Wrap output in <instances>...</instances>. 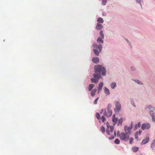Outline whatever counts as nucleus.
I'll return each mask as SVG.
<instances>
[{
  "label": "nucleus",
  "mask_w": 155,
  "mask_h": 155,
  "mask_svg": "<svg viewBox=\"0 0 155 155\" xmlns=\"http://www.w3.org/2000/svg\"><path fill=\"white\" fill-rule=\"evenodd\" d=\"M97 41L98 43H103L102 39H97Z\"/></svg>",
  "instance_id": "72a5a7b5"
},
{
  "label": "nucleus",
  "mask_w": 155,
  "mask_h": 155,
  "mask_svg": "<svg viewBox=\"0 0 155 155\" xmlns=\"http://www.w3.org/2000/svg\"><path fill=\"white\" fill-rule=\"evenodd\" d=\"M96 28L97 30H100L102 28L103 26L102 25L98 23L97 24Z\"/></svg>",
  "instance_id": "ddd939ff"
},
{
  "label": "nucleus",
  "mask_w": 155,
  "mask_h": 155,
  "mask_svg": "<svg viewBox=\"0 0 155 155\" xmlns=\"http://www.w3.org/2000/svg\"><path fill=\"white\" fill-rule=\"evenodd\" d=\"M100 39V38L99 37L98 38V39Z\"/></svg>",
  "instance_id": "37998d69"
},
{
  "label": "nucleus",
  "mask_w": 155,
  "mask_h": 155,
  "mask_svg": "<svg viewBox=\"0 0 155 155\" xmlns=\"http://www.w3.org/2000/svg\"><path fill=\"white\" fill-rule=\"evenodd\" d=\"M93 46L94 48L99 50V51L95 49H94L93 50L94 54L98 56L99 54V52H101V51L102 48V45H98L96 44H95L93 45Z\"/></svg>",
  "instance_id": "7ed1b4c3"
},
{
  "label": "nucleus",
  "mask_w": 155,
  "mask_h": 155,
  "mask_svg": "<svg viewBox=\"0 0 155 155\" xmlns=\"http://www.w3.org/2000/svg\"><path fill=\"white\" fill-rule=\"evenodd\" d=\"M97 21L98 23H102L104 22V20L102 18H98L97 19Z\"/></svg>",
  "instance_id": "aec40b11"
},
{
  "label": "nucleus",
  "mask_w": 155,
  "mask_h": 155,
  "mask_svg": "<svg viewBox=\"0 0 155 155\" xmlns=\"http://www.w3.org/2000/svg\"><path fill=\"white\" fill-rule=\"evenodd\" d=\"M150 114L151 116L152 117V119L153 121L155 122V118L154 115V113L152 111H150Z\"/></svg>",
  "instance_id": "2eb2a0df"
},
{
  "label": "nucleus",
  "mask_w": 155,
  "mask_h": 155,
  "mask_svg": "<svg viewBox=\"0 0 155 155\" xmlns=\"http://www.w3.org/2000/svg\"><path fill=\"white\" fill-rule=\"evenodd\" d=\"M138 134H139V132L138 133Z\"/></svg>",
  "instance_id": "c03bdc74"
},
{
  "label": "nucleus",
  "mask_w": 155,
  "mask_h": 155,
  "mask_svg": "<svg viewBox=\"0 0 155 155\" xmlns=\"http://www.w3.org/2000/svg\"><path fill=\"white\" fill-rule=\"evenodd\" d=\"M150 124L149 123L143 124L142 125L141 128L143 130L148 129L150 128Z\"/></svg>",
  "instance_id": "6e6552de"
},
{
  "label": "nucleus",
  "mask_w": 155,
  "mask_h": 155,
  "mask_svg": "<svg viewBox=\"0 0 155 155\" xmlns=\"http://www.w3.org/2000/svg\"><path fill=\"white\" fill-rule=\"evenodd\" d=\"M114 134L115 135H116V132L115 131L114 132Z\"/></svg>",
  "instance_id": "a19ab883"
},
{
  "label": "nucleus",
  "mask_w": 155,
  "mask_h": 155,
  "mask_svg": "<svg viewBox=\"0 0 155 155\" xmlns=\"http://www.w3.org/2000/svg\"><path fill=\"white\" fill-rule=\"evenodd\" d=\"M97 89H93L91 92V95L92 97H94L95 95V93L97 91Z\"/></svg>",
  "instance_id": "4468645a"
},
{
  "label": "nucleus",
  "mask_w": 155,
  "mask_h": 155,
  "mask_svg": "<svg viewBox=\"0 0 155 155\" xmlns=\"http://www.w3.org/2000/svg\"><path fill=\"white\" fill-rule=\"evenodd\" d=\"M119 131L117 132V135L121 140L125 141H127L128 140L129 138V136L128 135V134L124 132L119 134Z\"/></svg>",
  "instance_id": "f03ea898"
},
{
  "label": "nucleus",
  "mask_w": 155,
  "mask_h": 155,
  "mask_svg": "<svg viewBox=\"0 0 155 155\" xmlns=\"http://www.w3.org/2000/svg\"><path fill=\"white\" fill-rule=\"evenodd\" d=\"M136 1L137 2L140 3L141 1V0H136Z\"/></svg>",
  "instance_id": "ea45409f"
},
{
  "label": "nucleus",
  "mask_w": 155,
  "mask_h": 155,
  "mask_svg": "<svg viewBox=\"0 0 155 155\" xmlns=\"http://www.w3.org/2000/svg\"><path fill=\"white\" fill-rule=\"evenodd\" d=\"M100 35L101 37V38H104V35L103 34L102 31H100Z\"/></svg>",
  "instance_id": "bb28decb"
},
{
  "label": "nucleus",
  "mask_w": 155,
  "mask_h": 155,
  "mask_svg": "<svg viewBox=\"0 0 155 155\" xmlns=\"http://www.w3.org/2000/svg\"><path fill=\"white\" fill-rule=\"evenodd\" d=\"M101 131L103 132L104 133L105 131V129L104 127L103 126H101Z\"/></svg>",
  "instance_id": "cd10ccee"
},
{
  "label": "nucleus",
  "mask_w": 155,
  "mask_h": 155,
  "mask_svg": "<svg viewBox=\"0 0 155 155\" xmlns=\"http://www.w3.org/2000/svg\"><path fill=\"white\" fill-rule=\"evenodd\" d=\"M95 74H94L93 76L97 80H99L100 78V75L101 73L103 76L106 74V70L104 67L101 65L95 66L94 67Z\"/></svg>",
  "instance_id": "f257e3e1"
},
{
  "label": "nucleus",
  "mask_w": 155,
  "mask_h": 155,
  "mask_svg": "<svg viewBox=\"0 0 155 155\" xmlns=\"http://www.w3.org/2000/svg\"><path fill=\"white\" fill-rule=\"evenodd\" d=\"M104 111L103 115L104 116H106L107 117H109L112 114V111L111 110H107V111L106 112V110L104 109H102L101 111V112H103Z\"/></svg>",
  "instance_id": "39448f33"
},
{
  "label": "nucleus",
  "mask_w": 155,
  "mask_h": 155,
  "mask_svg": "<svg viewBox=\"0 0 155 155\" xmlns=\"http://www.w3.org/2000/svg\"><path fill=\"white\" fill-rule=\"evenodd\" d=\"M149 109L150 110H155V108L154 107H150V108H149Z\"/></svg>",
  "instance_id": "e433bc0d"
},
{
  "label": "nucleus",
  "mask_w": 155,
  "mask_h": 155,
  "mask_svg": "<svg viewBox=\"0 0 155 155\" xmlns=\"http://www.w3.org/2000/svg\"><path fill=\"white\" fill-rule=\"evenodd\" d=\"M101 119L102 122H104L105 121L106 119V118L104 116H102L101 117Z\"/></svg>",
  "instance_id": "c85d7f7f"
},
{
  "label": "nucleus",
  "mask_w": 155,
  "mask_h": 155,
  "mask_svg": "<svg viewBox=\"0 0 155 155\" xmlns=\"http://www.w3.org/2000/svg\"><path fill=\"white\" fill-rule=\"evenodd\" d=\"M94 87V85L92 84H89L88 87V91H91L92 89Z\"/></svg>",
  "instance_id": "a211bd4d"
},
{
  "label": "nucleus",
  "mask_w": 155,
  "mask_h": 155,
  "mask_svg": "<svg viewBox=\"0 0 155 155\" xmlns=\"http://www.w3.org/2000/svg\"><path fill=\"white\" fill-rule=\"evenodd\" d=\"M99 99V97H97L94 101V104H97V101Z\"/></svg>",
  "instance_id": "2f4dec72"
},
{
  "label": "nucleus",
  "mask_w": 155,
  "mask_h": 155,
  "mask_svg": "<svg viewBox=\"0 0 155 155\" xmlns=\"http://www.w3.org/2000/svg\"><path fill=\"white\" fill-rule=\"evenodd\" d=\"M137 125L138 127H140V122H139Z\"/></svg>",
  "instance_id": "c9c22d12"
},
{
  "label": "nucleus",
  "mask_w": 155,
  "mask_h": 155,
  "mask_svg": "<svg viewBox=\"0 0 155 155\" xmlns=\"http://www.w3.org/2000/svg\"><path fill=\"white\" fill-rule=\"evenodd\" d=\"M96 117L99 120L100 118V116L99 114L98 113H97L95 115Z\"/></svg>",
  "instance_id": "5701e85b"
},
{
  "label": "nucleus",
  "mask_w": 155,
  "mask_h": 155,
  "mask_svg": "<svg viewBox=\"0 0 155 155\" xmlns=\"http://www.w3.org/2000/svg\"><path fill=\"white\" fill-rule=\"evenodd\" d=\"M106 125L107 126L106 133L108 135H110L114 131V127L113 126L110 125L108 122L107 123Z\"/></svg>",
  "instance_id": "20e7f679"
},
{
  "label": "nucleus",
  "mask_w": 155,
  "mask_h": 155,
  "mask_svg": "<svg viewBox=\"0 0 155 155\" xmlns=\"http://www.w3.org/2000/svg\"><path fill=\"white\" fill-rule=\"evenodd\" d=\"M116 116L115 114H114L112 117V121L113 123V124L114 125H115L117 121V118H116Z\"/></svg>",
  "instance_id": "1a4fd4ad"
},
{
  "label": "nucleus",
  "mask_w": 155,
  "mask_h": 155,
  "mask_svg": "<svg viewBox=\"0 0 155 155\" xmlns=\"http://www.w3.org/2000/svg\"><path fill=\"white\" fill-rule=\"evenodd\" d=\"M92 61L93 62L97 64L99 62V59L97 57H95L92 58Z\"/></svg>",
  "instance_id": "9b49d317"
},
{
  "label": "nucleus",
  "mask_w": 155,
  "mask_h": 155,
  "mask_svg": "<svg viewBox=\"0 0 155 155\" xmlns=\"http://www.w3.org/2000/svg\"><path fill=\"white\" fill-rule=\"evenodd\" d=\"M116 107L114 108V111L115 113L118 112L121 108V105L118 101H116L115 103Z\"/></svg>",
  "instance_id": "423d86ee"
},
{
  "label": "nucleus",
  "mask_w": 155,
  "mask_h": 155,
  "mask_svg": "<svg viewBox=\"0 0 155 155\" xmlns=\"http://www.w3.org/2000/svg\"><path fill=\"white\" fill-rule=\"evenodd\" d=\"M111 104H109L108 105H107V110H110V109L111 108Z\"/></svg>",
  "instance_id": "c756f323"
},
{
  "label": "nucleus",
  "mask_w": 155,
  "mask_h": 155,
  "mask_svg": "<svg viewBox=\"0 0 155 155\" xmlns=\"http://www.w3.org/2000/svg\"><path fill=\"white\" fill-rule=\"evenodd\" d=\"M107 0H102V2L103 5H105L107 2Z\"/></svg>",
  "instance_id": "473e14b6"
},
{
  "label": "nucleus",
  "mask_w": 155,
  "mask_h": 155,
  "mask_svg": "<svg viewBox=\"0 0 155 155\" xmlns=\"http://www.w3.org/2000/svg\"><path fill=\"white\" fill-rule=\"evenodd\" d=\"M123 118H120L118 120L119 124H120L121 125L122 124V123L123 121Z\"/></svg>",
  "instance_id": "393cba45"
},
{
  "label": "nucleus",
  "mask_w": 155,
  "mask_h": 155,
  "mask_svg": "<svg viewBox=\"0 0 155 155\" xmlns=\"http://www.w3.org/2000/svg\"><path fill=\"white\" fill-rule=\"evenodd\" d=\"M132 122L131 123V126L130 127H127V126H125L124 130L126 132V134H128L130 135L131 134V130L132 127Z\"/></svg>",
  "instance_id": "0eeeda50"
},
{
  "label": "nucleus",
  "mask_w": 155,
  "mask_h": 155,
  "mask_svg": "<svg viewBox=\"0 0 155 155\" xmlns=\"http://www.w3.org/2000/svg\"><path fill=\"white\" fill-rule=\"evenodd\" d=\"M142 132V131L140 130L138 131H137L135 134V138L136 139H138V133L139 132V135H140L141 133Z\"/></svg>",
  "instance_id": "dca6fc26"
},
{
  "label": "nucleus",
  "mask_w": 155,
  "mask_h": 155,
  "mask_svg": "<svg viewBox=\"0 0 155 155\" xmlns=\"http://www.w3.org/2000/svg\"><path fill=\"white\" fill-rule=\"evenodd\" d=\"M120 142L119 140L118 139H117L114 140V142L115 144H118L120 143Z\"/></svg>",
  "instance_id": "a878e982"
},
{
  "label": "nucleus",
  "mask_w": 155,
  "mask_h": 155,
  "mask_svg": "<svg viewBox=\"0 0 155 155\" xmlns=\"http://www.w3.org/2000/svg\"><path fill=\"white\" fill-rule=\"evenodd\" d=\"M103 84H104L103 82H101L99 84L98 87L97 88V89L99 92L101 90L103 86Z\"/></svg>",
  "instance_id": "f8f14e48"
},
{
  "label": "nucleus",
  "mask_w": 155,
  "mask_h": 155,
  "mask_svg": "<svg viewBox=\"0 0 155 155\" xmlns=\"http://www.w3.org/2000/svg\"><path fill=\"white\" fill-rule=\"evenodd\" d=\"M114 138V136H110V137L109 138V139L110 140H111V139H113Z\"/></svg>",
  "instance_id": "f704fd0d"
},
{
  "label": "nucleus",
  "mask_w": 155,
  "mask_h": 155,
  "mask_svg": "<svg viewBox=\"0 0 155 155\" xmlns=\"http://www.w3.org/2000/svg\"><path fill=\"white\" fill-rule=\"evenodd\" d=\"M149 140V138L148 137H147L146 138L144 139L142 141V144H145L148 143Z\"/></svg>",
  "instance_id": "9d476101"
},
{
  "label": "nucleus",
  "mask_w": 155,
  "mask_h": 155,
  "mask_svg": "<svg viewBox=\"0 0 155 155\" xmlns=\"http://www.w3.org/2000/svg\"><path fill=\"white\" fill-rule=\"evenodd\" d=\"M138 127V126L137 125V124L135 125V129L134 130H136L137 129Z\"/></svg>",
  "instance_id": "4c0bfd02"
},
{
  "label": "nucleus",
  "mask_w": 155,
  "mask_h": 155,
  "mask_svg": "<svg viewBox=\"0 0 155 155\" xmlns=\"http://www.w3.org/2000/svg\"><path fill=\"white\" fill-rule=\"evenodd\" d=\"M133 138H130L129 140V143L130 144H132L133 143Z\"/></svg>",
  "instance_id": "7c9ffc66"
},
{
  "label": "nucleus",
  "mask_w": 155,
  "mask_h": 155,
  "mask_svg": "<svg viewBox=\"0 0 155 155\" xmlns=\"http://www.w3.org/2000/svg\"><path fill=\"white\" fill-rule=\"evenodd\" d=\"M132 150L134 152H137L139 148L137 147H133L132 148Z\"/></svg>",
  "instance_id": "6ab92c4d"
},
{
  "label": "nucleus",
  "mask_w": 155,
  "mask_h": 155,
  "mask_svg": "<svg viewBox=\"0 0 155 155\" xmlns=\"http://www.w3.org/2000/svg\"><path fill=\"white\" fill-rule=\"evenodd\" d=\"M155 145V140H154L153 143L151 144V147L152 148H154Z\"/></svg>",
  "instance_id": "b1692460"
},
{
  "label": "nucleus",
  "mask_w": 155,
  "mask_h": 155,
  "mask_svg": "<svg viewBox=\"0 0 155 155\" xmlns=\"http://www.w3.org/2000/svg\"><path fill=\"white\" fill-rule=\"evenodd\" d=\"M91 81L92 83H97L98 81V80H97L95 78H92L91 79Z\"/></svg>",
  "instance_id": "412c9836"
},
{
  "label": "nucleus",
  "mask_w": 155,
  "mask_h": 155,
  "mask_svg": "<svg viewBox=\"0 0 155 155\" xmlns=\"http://www.w3.org/2000/svg\"><path fill=\"white\" fill-rule=\"evenodd\" d=\"M133 68V67H131V69H132L133 70V69H132V68Z\"/></svg>",
  "instance_id": "79ce46f5"
},
{
  "label": "nucleus",
  "mask_w": 155,
  "mask_h": 155,
  "mask_svg": "<svg viewBox=\"0 0 155 155\" xmlns=\"http://www.w3.org/2000/svg\"><path fill=\"white\" fill-rule=\"evenodd\" d=\"M116 86V84L115 82H112L110 85V86L112 89H114Z\"/></svg>",
  "instance_id": "4be33fe9"
},
{
  "label": "nucleus",
  "mask_w": 155,
  "mask_h": 155,
  "mask_svg": "<svg viewBox=\"0 0 155 155\" xmlns=\"http://www.w3.org/2000/svg\"><path fill=\"white\" fill-rule=\"evenodd\" d=\"M104 92L107 95H109L110 94V91L106 87H104Z\"/></svg>",
  "instance_id": "f3484780"
},
{
  "label": "nucleus",
  "mask_w": 155,
  "mask_h": 155,
  "mask_svg": "<svg viewBox=\"0 0 155 155\" xmlns=\"http://www.w3.org/2000/svg\"><path fill=\"white\" fill-rule=\"evenodd\" d=\"M137 82L138 84H141V82H140V81L139 80H137Z\"/></svg>",
  "instance_id": "58836bf2"
}]
</instances>
